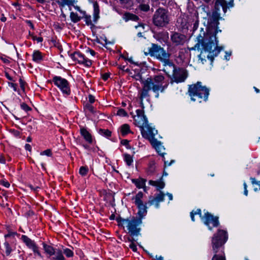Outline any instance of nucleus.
Wrapping results in <instances>:
<instances>
[{"label":"nucleus","instance_id":"obj_34","mask_svg":"<svg viewBox=\"0 0 260 260\" xmlns=\"http://www.w3.org/2000/svg\"><path fill=\"white\" fill-rule=\"evenodd\" d=\"M89 171L88 168L87 166H82L79 169V173L82 176H86Z\"/></svg>","mask_w":260,"mask_h":260},{"label":"nucleus","instance_id":"obj_17","mask_svg":"<svg viewBox=\"0 0 260 260\" xmlns=\"http://www.w3.org/2000/svg\"><path fill=\"white\" fill-rule=\"evenodd\" d=\"M77 1L76 0H67L64 4V7L67 6L69 8V11L72 10V7H74L75 10L79 12L80 14L84 15L85 11L82 10L81 8L77 5Z\"/></svg>","mask_w":260,"mask_h":260},{"label":"nucleus","instance_id":"obj_22","mask_svg":"<svg viewBox=\"0 0 260 260\" xmlns=\"http://www.w3.org/2000/svg\"><path fill=\"white\" fill-rule=\"evenodd\" d=\"M146 180L143 178L133 179L132 182L139 189L145 187Z\"/></svg>","mask_w":260,"mask_h":260},{"label":"nucleus","instance_id":"obj_55","mask_svg":"<svg viewBox=\"0 0 260 260\" xmlns=\"http://www.w3.org/2000/svg\"><path fill=\"white\" fill-rule=\"evenodd\" d=\"M193 213H194V215H197V214L199 215L201 219H202V217H203V216L202 215L201 210L200 209H197V211L195 212H193Z\"/></svg>","mask_w":260,"mask_h":260},{"label":"nucleus","instance_id":"obj_42","mask_svg":"<svg viewBox=\"0 0 260 260\" xmlns=\"http://www.w3.org/2000/svg\"><path fill=\"white\" fill-rule=\"evenodd\" d=\"M119 1L124 7H127L128 5H130L131 0H119Z\"/></svg>","mask_w":260,"mask_h":260},{"label":"nucleus","instance_id":"obj_48","mask_svg":"<svg viewBox=\"0 0 260 260\" xmlns=\"http://www.w3.org/2000/svg\"><path fill=\"white\" fill-rule=\"evenodd\" d=\"M32 39L34 41H37L38 43H41L43 40L42 37H37L35 36H32Z\"/></svg>","mask_w":260,"mask_h":260},{"label":"nucleus","instance_id":"obj_15","mask_svg":"<svg viewBox=\"0 0 260 260\" xmlns=\"http://www.w3.org/2000/svg\"><path fill=\"white\" fill-rule=\"evenodd\" d=\"M173 81L176 83L184 82L187 77L186 71L183 69L175 68L173 74Z\"/></svg>","mask_w":260,"mask_h":260},{"label":"nucleus","instance_id":"obj_32","mask_svg":"<svg viewBox=\"0 0 260 260\" xmlns=\"http://www.w3.org/2000/svg\"><path fill=\"white\" fill-rule=\"evenodd\" d=\"M124 160L126 162V165L128 166L132 165L133 163V159L132 156L128 154L125 153L123 154Z\"/></svg>","mask_w":260,"mask_h":260},{"label":"nucleus","instance_id":"obj_50","mask_svg":"<svg viewBox=\"0 0 260 260\" xmlns=\"http://www.w3.org/2000/svg\"><path fill=\"white\" fill-rule=\"evenodd\" d=\"M88 101L90 103L89 104H92L95 102V98L93 95L91 94H89L88 95Z\"/></svg>","mask_w":260,"mask_h":260},{"label":"nucleus","instance_id":"obj_27","mask_svg":"<svg viewBox=\"0 0 260 260\" xmlns=\"http://www.w3.org/2000/svg\"><path fill=\"white\" fill-rule=\"evenodd\" d=\"M120 132L122 136L124 137L126 135L131 133L130 127L127 124H124L121 126Z\"/></svg>","mask_w":260,"mask_h":260},{"label":"nucleus","instance_id":"obj_2","mask_svg":"<svg viewBox=\"0 0 260 260\" xmlns=\"http://www.w3.org/2000/svg\"><path fill=\"white\" fill-rule=\"evenodd\" d=\"M143 195L142 191H139L132 199L138 209L137 216L130 217L126 219L121 217L116 219L118 225L125 227L127 233L132 236H138L140 234V226L142 223V219L147 213L146 203L144 204L142 200Z\"/></svg>","mask_w":260,"mask_h":260},{"label":"nucleus","instance_id":"obj_45","mask_svg":"<svg viewBox=\"0 0 260 260\" xmlns=\"http://www.w3.org/2000/svg\"><path fill=\"white\" fill-rule=\"evenodd\" d=\"M67 1V0H57L56 2L60 8H63L64 7V4Z\"/></svg>","mask_w":260,"mask_h":260},{"label":"nucleus","instance_id":"obj_54","mask_svg":"<svg viewBox=\"0 0 260 260\" xmlns=\"http://www.w3.org/2000/svg\"><path fill=\"white\" fill-rule=\"evenodd\" d=\"M119 69L125 72H129V70L128 68H126L125 66H120L119 67Z\"/></svg>","mask_w":260,"mask_h":260},{"label":"nucleus","instance_id":"obj_52","mask_svg":"<svg viewBox=\"0 0 260 260\" xmlns=\"http://www.w3.org/2000/svg\"><path fill=\"white\" fill-rule=\"evenodd\" d=\"M25 22H26V23H27L29 26V27L32 29L34 30L35 29V27H34V24H32V22L29 20H26L25 21Z\"/></svg>","mask_w":260,"mask_h":260},{"label":"nucleus","instance_id":"obj_19","mask_svg":"<svg viewBox=\"0 0 260 260\" xmlns=\"http://www.w3.org/2000/svg\"><path fill=\"white\" fill-rule=\"evenodd\" d=\"M80 134L83 137L84 139L89 144H91L93 142V138L91 134L87 131V129L83 127L80 128Z\"/></svg>","mask_w":260,"mask_h":260},{"label":"nucleus","instance_id":"obj_11","mask_svg":"<svg viewBox=\"0 0 260 260\" xmlns=\"http://www.w3.org/2000/svg\"><path fill=\"white\" fill-rule=\"evenodd\" d=\"M206 3H209L212 0H203ZM234 6V0H215L214 8L217 10H220L222 8L223 12L225 13L228 9L233 7Z\"/></svg>","mask_w":260,"mask_h":260},{"label":"nucleus","instance_id":"obj_25","mask_svg":"<svg viewBox=\"0 0 260 260\" xmlns=\"http://www.w3.org/2000/svg\"><path fill=\"white\" fill-rule=\"evenodd\" d=\"M93 22L94 23H96L100 18L99 13L100 10L99 6L96 3L93 4Z\"/></svg>","mask_w":260,"mask_h":260},{"label":"nucleus","instance_id":"obj_33","mask_svg":"<svg viewBox=\"0 0 260 260\" xmlns=\"http://www.w3.org/2000/svg\"><path fill=\"white\" fill-rule=\"evenodd\" d=\"M98 133L101 136H104L106 138H109L111 136V132L108 129L100 128Z\"/></svg>","mask_w":260,"mask_h":260},{"label":"nucleus","instance_id":"obj_44","mask_svg":"<svg viewBox=\"0 0 260 260\" xmlns=\"http://www.w3.org/2000/svg\"><path fill=\"white\" fill-rule=\"evenodd\" d=\"M129 247L134 252L137 251V247L134 242L131 243L129 245Z\"/></svg>","mask_w":260,"mask_h":260},{"label":"nucleus","instance_id":"obj_36","mask_svg":"<svg viewBox=\"0 0 260 260\" xmlns=\"http://www.w3.org/2000/svg\"><path fill=\"white\" fill-rule=\"evenodd\" d=\"M84 108L85 110L88 111L91 113H94L95 112L94 107L91 105V104H86Z\"/></svg>","mask_w":260,"mask_h":260},{"label":"nucleus","instance_id":"obj_59","mask_svg":"<svg viewBox=\"0 0 260 260\" xmlns=\"http://www.w3.org/2000/svg\"><path fill=\"white\" fill-rule=\"evenodd\" d=\"M127 60L131 63H133L136 66H139L138 62H135L133 60V58L131 57L127 59Z\"/></svg>","mask_w":260,"mask_h":260},{"label":"nucleus","instance_id":"obj_38","mask_svg":"<svg viewBox=\"0 0 260 260\" xmlns=\"http://www.w3.org/2000/svg\"><path fill=\"white\" fill-rule=\"evenodd\" d=\"M116 114L120 116L125 117L127 115L126 112L123 109H119Z\"/></svg>","mask_w":260,"mask_h":260},{"label":"nucleus","instance_id":"obj_7","mask_svg":"<svg viewBox=\"0 0 260 260\" xmlns=\"http://www.w3.org/2000/svg\"><path fill=\"white\" fill-rule=\"evenodd\" d=\"M137 115L134 116L135 124L140 127L141 133L143 137V134H146L148 135L151 133L152 129H156L152 127L148 123L146 116L144 115L143 109H138L136 110Z\"/></svg>","mask_w":260,"mask_h":260},{"label":"nucleus","instance_id":"obj_41","mask_svg":"<svg viewBox=\"0 0 260 260\" xmlns=\"http://www.w3.org/2000/svg\"><path fill=\"white\" fill-rule=\"evenodd\" d=\"M41 155H46L48 156H51L52 155V152L50 149L45 150L40 153Z\"/></svg>","mask_w":260,"mask_h":260},{"label":"nucleus","instance_id":"obj_3","mask_svg":"<svg viewBox=\"0 0 260 260\" xmlns=\"http://www.w3.org/2000/svg\"><path fill=\"white\" fill-rule=\"evenodd\" d=\"M135 78L136 80L140 81L142 84V88L139 93L140 105L142 109L144 108L143 101L145 99L149 101L150 90L155 93V98H158L159 92H164L169 85L168 82L165 81L164 76L160 75H155L153 77H150L144 80L141 75L139 73L135 75Z\"/></svg>","mask_w":260,"mask_h":260},{"label":"nucleus","instance_id":"obj_10","mask_svg":"<svg viewBox=\"0 0 260 260\" xmlns=\"http://www.w3.org/2000/svg\"><path fill=\"white\" fill-rule=\"evenodd\" d=\"M52 82L60 90L63 95L69 96L71 93L70 84L65 78L59 76H54Z\"/></svg>","mask_w":260,"mask_h":260},{"label":"nucleus","instance_id":"obj_9","mask_svg":"<svg viewBox=\"0 0 260 260\" xmlns=\"http://www.w3.org/2000/svg\"><path fill=\"white\" fill-rule=\"evenodd\" d=\"M148 53H145L146 55L149 54L151 57H154L160 61L169 62L168 58L170 57V54L160 46L152 43L151 47L148 48Z\"/></svg>","mask_w":260,"mask_h":260},{"label":"nucleus","instance_id":"obj_35","mask_svg":"<svg viewBox=\"0 0 260 260\" xmlns=\"http://www.w3.org/2000/svg\"><path fill=\"white\" fill-rule=\"evenodd\" d=\"M165 194L162 192L160 191L159 193L156 194L154 197L158 202H162L164 201Z\"/></svg>","mask_w":260,"mask_h":260},{"label":"nucleus","instance_id":"obj_53","mask_svg":"<svg viewBox=\"0 0 260 260\" xmlns=\"http://www.w3.org/2000/svg\"><path fill=\"white\" fill-rule=\"evenodd\" d=\"M19 84H20V87L22 89L24 90V84H25V82L21 78L19 79Z\"/></svg>","mask_w":260,"mask_h":260},{"label":"nucleus","instance_id":"obj_39","mask_svg":"<svg viewBox=\"0 0 260 260\" xmlns=\"http://www.w3.org/2000/svg\"><path fill=\"white\" fill-rule=\"evenodd\" d=\"M20 107L21 109L24 110L25 112H27L31 110V108L29 107L25 103H22L20 105Z\"/></svg>","mask_w":260,"mask_h":260},{"label":"nucleus","instance_id":"obj_18","mask_svg":"<svg viewBox=\"0 0 260 260\" xmlns=\"http://www.w3.org/2000/svg\"><path fill=\"white\" fill-rule=\"evenodd\" d=\"M168 61L169 62H167L166 61H161L164 63V68L162 70L164 72L166 73L167 75H168V76H170V72L171 71L173 73L174 71L175 70L176 67L173 64V63L170 61V58H168Z\"/></svg>","mask_w":260,"mask_h":260},{"label":"nucleus","instance_id":"obj_61","mask_svg":"<svg viewBox=\"0 0 260 260\" xmlns=\"http://www.w3.org/2000/svg\"><path fill=\"white\" fill-rule=\"evenodd\" d=\"M24 147H25V150H28V151H31V146H30L29 144H26L25 145Z\"/></svg>","mask_w":260,"mask_h":260},{"label":"nucleus","instance_id":"obj_64","mask_svg":"<svg viewBox=\"0 0 260 260\" xmlns=\"http://www.w3.org/2000/svg\"><path fill=\"white\" fill-rule=\"evenodd\" d=\"M1 60L4 62V63H9V60H8V59L5 58V57H1Z\"/></svg>","mask_w":260,"mask_h":260},{"label":"nucleus","instance_id":"obj_6","mask_svg":"<svg viewBox=\"0 0 260 260\" xmlns=\"http://www.w3.org/2000/svg\"><path fill=\"white\" fill-rule=\"evenodd\" d=\"M157 134V131L156 129H152L151 133L147 135L143 134V138L149 140L152 147L156 150L157 152L162 156L163 160L164 161L165 168L167 167L170 166L172 164L175 162L174 160H171L170 162L166 161L165 158V148L162 145V143L155 138V136Z\"/></svg>","mask_w":260,"mask_h":260},{"label":"nucleus","instance_id":"obj_4","mask_svg":"<svg viewBox=\"0 0 260 260\" xmlns=\"http://www.w3.org/2000/svg\"><path fill=\"white\" fill-rule=\"evenodd\" d=\"M228 239L227 232L223 230H218L212 239V250L214 255L212 260H226L224 251V244Z\"/></svg>","mask_w":260,"mask_h":260},{"label":"nucleus","instance_id":"obj_21","mask_svg":"<svg viewBox=\"0 0 260 260\" xmlns=\"http://www.w3.org/2000/svg\"><path fill=\"white\" fill-rule=\"evenodd\" d=\"M84 16V15H82L80 13L78 14L77 13H75L71 11L70 12V17L72 22L73 23H77L82 19Z\"/></svg>","mask_w":260,"mask_h":260},{"label":"nucleus","instance_id":"obj_60","mask_svg":"<svg viewBox=\"0 0 260 260\" xmlns=\"http://www.w3.org/2000/svg\"><path fill=\"white\" fill-rule=\"evenodd\" d=\"M231 55V53H228V52H225V55L224 56V59L226 60H229L230 59V57Z\"/></svg>","mask_w":260,"mask_h":260},{"label":"nucleus","instance_id":"obj_29","mask_svg":"<svg viewBox=\"0 0 260 260\" xmlns=\"http://www.w3.org/2000/svg\"><path fill=\"white\" fill-rule=\"evenodd\" d=\"M55 256L51 258V260H65L61 250H57L55 251Z\"/></svg>","mask_w":260,"mask_h":260},{"label":"nucleus","instance_id":"obj_26","mask_svg":"<svg viewBox=\"0 0 260 260\" xmlns=\"http://www.w3.org/2000/svg\"><path fill=\"white\" fill-rule=\"evenodd\" d=\"M123 19L125 21H128L129 20H133L135 21H137L139 19V17L133 14H131L130 13H125L123 16Z\"/></svg>","mask_w":260,"mask_h":260},{"label":"nucleus","instance_id":"obj_56","mask_svg":"<svg viewBox=\"0 0 260 260\" xmlns=\"http://www.w3.org/2000/svg\"><path fill=\"white\" fill-rule=\"evenodd\" d=\"M110 77V74L109 73H105L102 76V78L104 81H106Z\"/></svg>","mask_w":260,"mask_h":260},{"label":"nucleus","instance_id":"obj_47","mask_svg":"<svg viewBox=\"0 0 260 260\" xmlns=\"http://www.w3.org/2000/svg\"><path fill=\"white\" fill-rule=\"evenodd\" d=\"M54 28L58 31L63 29V26L60 25L58 23H55L53 25Z\"/></svg>","mask_w":260,"mask_h":260},{"label":"nucleus","instance_id":"obj_62","mask_svg":"<svg viewBox=\"0 0 260 260\" xmlns=\"http://www.w3.org/2000/svg\"><path fill=\"white\" fill-rule=\"evenodd\" d=\"M82 146L87 150L90 151L91 150V148L87 144H83Z\"/></svg>","mask_w":260,"mask_h":260},{"label":"nucleus","instance_id":"obj_14","mask_svg":"<svg viewBox=\"0 0 260 260\" xmlns=\"http://www.w3.org/2000/svg\"><path fill=\"white\" fill-rule=\"evenodd\" d=\"M21 239L30 249H32L34 254L40 257H42L41 254L39 250V248L35 242L26 235H22Z\"/></svg>","mask_w":260,"mask_h":260},{"label":"nucleus","instance_id":"obj_30","mask_svg":"<svg viewBox=\"0 0 260 260\" xmlns=\"http://www.w3.org/2000/svg\"><path fill=\"white\" fill-rule=\"evenodd\" d=\"M83 19H84L85 23L87 25H90L91 27L94 26V23L91 20V16L87 14L86 12H85L84 16L83 17Z\"/></svg>","mask_w":260,"mask_h":260},{"label":"nucleus","instance_id":"obj_57","mask_svg":"<svg viewBox=\"0 0 260 260\" xmlns=\"http://www.w3.org/2000/svg\"><path fill=\"white\" fill-rule=\"evenodd\" d=\"M121 143L123 145L125 146L126 147H127V146H128L129 141L127 140H122L121 141Z\"/></svg>","mask_w":260,"mask_h":260},{"label":"nucleus","instance_id":"obj_63","mask_svg":"<svg viewBox=\"0 0 260 260\" xmlns=\"http://www.w3.org/2000/svg\"><path fill=\"white\" fill-rule=\"evenodd\" d=\"M5 76L10 81H14L13 79V78L11 77L10 75L8 73H5Z\"/></svg>","mask_w":260,"mask_h":260},{"label":"nucleus","instance_id":"obj_51","mask_svg":"<svg viewBox=\"0 0 260 260\" xmlns=\"http://www.w3.org/2000/svg\"><path fill=\"white\" fill-rule=\"evenodd\" d=\"M250 180L252 184H255L260 186V181H257L254 178L251 177Z\"/></svg>","mask_w":260,"mask_h":260},{"label":"nucleus","instance_id":"obj_31","mask_svg":"<svg viewBox=\"0 0 260 260\" xmlns=\"http://www.w3.org/2000/svg\"><path fill=\"white\" fill-rule=\"evenodd\" d=\"M148 204L150 206L154 205L156 208H158L159 207V202H158L155 198L153 196L149 197Z\"/></svg>","mask_w":260,"mask_h":260},{"label":"nucleus","instance_id":"obj_37","mask_svg":"<svg viewBox=\"0 0 260 260\" xmlns=\"http://www.w3.org/2000/svg\"><path fill=\"white\" fill-rule=\"evenodd\" d=\"M5 248L6 254L8 256L9 255L12 251V249L8 242H5L4 244Z\"/></svg>","mask_w":260,"mask_h":260},{"label":"nucleus","instance_id":"obj_23","mask_svg":"<svg viewBox=\"0 0 260 260\" xmlns=\"http://www.w3.org/2000/svg\"><path fill=\"white\" fill-rule=\"evenodd\" d=\"M32 60L37 63L40 62L43 60L42 53L38 50H35L32 55Z\"/></svg>","mask_w":260,"mask_h":260},{"label":"nucleus","instance_id":"obj_12","mask_svg":"<svg viewBox=\"0 0 260 260\" xmlns=\"http://www.w3.org/2000/svg\"><path fill=\"white\" fill-rule=\"evenodd\" d=\"M70 57L74 61L86 67H89L92 64L91 60L80 52H75L70 55Z\"/></svg>","mask_w":260,"mask_h":260},{"label":"nucleus","instance_id":"obj_16","mask_svg":"<svg viewBox=\"0 0 260 260\" xmlns=\"http://www.w3.org/2000/svg\"><path fill=\"white\" fill-rule=\"evenodd\" d=\"M171 40L175 46L183 45L186 41L185 35L178 32H172L171 35Z\"/></svg>","mask_w":260,"mask_h":260},{"label":"nucleus","instance_id":"obj_46","mask_svg":"<svg viewBox=\"0 0 260 260\" xmlns=\"http://www.w3.org/2000/svg\"><path fill=\"white\" fill-rule=\"evenodd\" d=\"M28 186L30 188V189L31 190H33L35 192H37L38 191V190L40 188V187L38 186H34L32 185L31 184H29L28 185Z\"/></svg>","mask_w":260,"mask_h":260},{"label":"nucleus","instance_id":"obj_49","mask_svg":"<svg viewBox=\"0 0 260 260\" xmlns=\"http://www.w3.org/2000/svg\"><path fill=\"white\" fill-rule=\"evenodd\" d=\"M8 85L10 87L12 88L14 91H17V84L12 82H8Z\"/></svg>","mask_w":260,"mask_h":260},{"label":"nucleus","instance_id":"obj_5","mask_svg":"<svg viewBox=\"0 0 260 260\" xmlns=\"http://www.w3.org/2000/svg\"><path fill=\"white\" fill-rule=\"evenodd\" d=\"M210 90L205 86H202L201 82L189 85L188 93L192 101L199 103L206 102L208 100Z\"/></svg>","mask_w":260,"mask_h":260},{"label":"nucleus","instance_id":"obj_58","mask_svg":"<svg viewBox=\"0 0 260 260\" xmlns=\"http://www.w3.org/2000/svg\"><path fill=\"white\" fill-rule=\"evenodd\" d=\"M86 52L89 53L93 56H94L95 55V52L94 50L90 49H88L86 50Z\"/></svg>","mask_w":260,"mask_h":260},{"label":"nucleus","instance_id":"obj_20","mask_svg":"<svg viewBox=\"0 0 260 260\" xmlns=\"http://www.w3.org/2000/svg\"><path fill=\"white\" fill-rule=\"evenodd\" d=\"M149 184L155 186L157 188V190L163 189L165 186V183L162 177H161L157 181L149 180Z\"/></svg>","mask_w":260,"mask_h":260},{"label":"nucleus","instance_id":"obj_13","mask_svg":"<svg viewBox=\"0 0 260 260\" xmlns=\"http://www.w3.org/2000/svg\"><path fill=\"white\" fill-rule=\"evenodd\" d=\"M202 220L208 227L209 230H212L210 224H212L213 227H217L219 225L218 218L214 217L208 212L202 217Z\"/></svg>","mask_w":260,"mask_h":260},{"label":"nucleus","instance_id":"obj_1","mask_svg":"<svg viewBox=\"0 0 260 260\" xmlns=\"http://www.w3.org/2000/svg\"><path fill=\"white\" fill-rule=\"evenodd\" d=\"M202 9L206 14L203 17L206 30L201 28L200 33L197 37V43L190 50H195L196 48L201 49V53L199 55L201 62L204 64L208 59L212 63L214 57L223 49L222 47L218 46V40L216 37L218 32H221L218 27L219 20L221 18L220 17L219 10L215 9L211 13L209 11L208 7L205 6L202 7Z\"/></svg>","mask_w":260,"mask_h":260},{"label":"nucleus","instance_id":"obj_28","mask_svg":"<svg viewBox=\"0 0 260 260\" xmlns=\"http://www.w3.org/2000/svg\"><path fill=\"white\" fill-rule=\"evenodd\" d=\"M139 3L140 4L139 8L141 10L147 12L149 10L150 7L148 4V0H145L143 2Z\"/></svg>","mask_w":260,"mask_h":260},{"label":"nucleus","instance_id":"obj_40","mask_svg":"<svg viewBox=\"0 0 260 260\" xmlns=\"http://www.w3.org/2000/svg\"><path fill=\"white\" fill-rule=\"evenodd\" d=\"M64 253L68 257H72L73 255V252L68 248L64 250Z\"/></svg>","mask_w":260,"mask_h":260},{"label":"nucleus","instance_id":"obj_24","mask_svg":"<svg viewBox=\"0 0 260 260\" xmlns=\"http://www.w3.org/2000/svg\"><path fill=\"white\" fill-rule=\"evenodd\" d=\"M43 249L45 252L49 255V256H52L55 254V251H56L55 249L50 245H48L45 243H43Z\"/></svg>","mask_w":260,"mask_h":260},{"label":"nucleus","instance_id":"obj_8","mask_svg":"<svg viewBox=\"0 0 260 260\" xmlns=\"http://www.w3.org/2000/svg\"><path fill=\"white\" fill-rule=\"evenodd\" d=\"M154 25L163 27L167 26L170 22V16L168 10L159 8L154 13L152 18Z\"/></svg>","mask_w":260,"mask_h":260},{"label":"nucleus","instance_id":"obj_43","mask_svg":"<svg viewBox=\"0 0 260 260\" xmlns=\"http://www.w3.org/2000/svg\"><path fill=\"white\" fill-rule=\"evenodd\" d=\"M10 132L15 137L20 138V133L19 131L15 129H11Z\"/></svg>","mask_w":260,"mask_h":260}]
</instances>
